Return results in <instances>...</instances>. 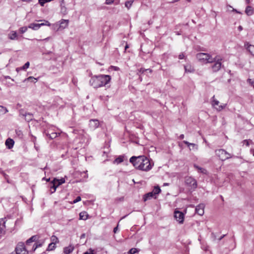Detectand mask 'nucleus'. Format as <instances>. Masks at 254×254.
Listing matches in <instances>:
<instances>
[{"label":"nucleus","instance_id":"1","mask_svg":"<svg viewBox=\"0 0 254 254\" xmlns=\"http://www.w3.org/2000/svg\"><path fill=\"white\" fill-rule=\"evenodd\" d=\"M129 162L135 169L145 172L150 171L154 166L153 161L144 155L132 156Z\"/></svg>","mask_w":254,"mask_h":254},{"label":"nucleus","instance_id":"2","mask_svg":"<svg viewBox=\"0 0 254 254\" xmlns=\"http://www.w3.org/2000/svg\"><path fill=\"white\" fill-rule=\"evenodd\" d=\"M111 80V77L109 75L100 74L93 76L89 81L90 85L95 88L103 86L108 87V84Z\"/></svg>","mask_w":254,"mask_h":254},{"label":"nucleus","instance_id":"3","mask_svg":"<svg viewBox=\"0 0 254 254\" xmlns=\"http://www.w3.org/2000/svg\"><path fill=\"white\" fill-rule=\"evenodd\" d=\"M0 221L4 230L6 229L10 232H12L14 230V227L16 225L17 220L15 221L11 218H4L0 219Z\"/></svg>","mask_w":254,"mask_h":254},{"label":"nucleus","instance_id":"4","mask_svg":"<svg viewBox=\"0 0 254 254\" xmlns=\"http://www.w3.org/2000/svg\"><path fill=\"white\" fill-rule=\"evenodd\" d=\"M196 57L199 62L205 64L213 63V58L208 53H199L196 54Z\"/></svg>","mask_w":254,"mask_h":254},{"label":"nucleus","instance_id":"5","mask_svg":"<svg viewBox=\"0 0 254 254\" xmlns=\"http://www.w3.org/2000/svg\"><path fill=\"white\" fill-rule=\"evenodd\" d=\"M222 60V58L219 55H217L214 58H213V63H214L212 65L211 68L213 72H217L221 69Z\"/></svg>","mask_w":254,"mask_h":254},{"label":"nucleus","instance_id":"6","mask_svg":"<svg viewBox=\"0 0 254 254\" xmlns=\"http://www.w3.org/2000/svg\"><path fill=\"white\" fill-rule=\"evenodd\" d=\"M216 155L222 161H225L232 157V155L223 149L215 150Z\"/></svg>","mask_w":254,"mask_h":254},{"label":"nucleus","instance_id":"7","mask_svg":"<svg viewBox=\"0 0 254 254\" xmlns=\"http://www.w3.org/2000/svg\"><path fill=\"white\" fill-rule=\"evenodd\" d=\"M185 183L186 185L190 188V190H194L197 188V182L195 179L191 177H187Z\"/></svg>","mask_w":254,"mask_h":254},{"label":"nucleus","instance_id":"8","mask_svg":"<svg viewBox=\"0 0 254 254\" xmlns=\"http://www.w3.org/2000/svg\"><path fill=\"white\" fill-rule=\"evenodd\" d=\"M15 251L16 254H28V250L25 247L24 244L22 242L19 243L15 249Z\"/></svg>","mask_w":254,"mask_h":254},{"label":"nucleus","instance_id":"9","mask_svg":"<svg viewBox=\"0 0 254 254\" xmlns=\"http://www.w3.org/2000/svg\"><path fill=\"white\" fill-rule=\"evenodd\" d=\"M44 133L51 139L55 138L58 136V133L55 131L54 127L50 126L47 129L44 130Z\"/></svg>","mask_w":254,"mask_h":254},{"label":"nucleus","instance_id":"10","mask_svg":"<svg viewBox=\"0 0 254 254\" xmlns=\"http://www.w3.org/2000/svg\"><path fill=\"white\" fill-rule=\"evenodd\" d=\"M219 102L215 98L214 95L211 98V105L217 111H221L224 109L226 106V104H223L220 106H218Z\"/></svg>","mask_w":254,"mask_h":254},{"label":"nucleus","instance_id":"11","mask_svg":"<svg viewBox=\"0 0 254 254\" xmlns=\"http://www.w3.org/2000/svg\"><path fill=\"white\" fill-rule=\"evenodd\" d=\"M44 22L41 23H32L29 25L28 28L34 30H38L41 26L44 25L50 26V23L47 20H44Z\"/></svg>","mask_w":254,"mask_h":254},{"label":"nucleus","instance_id":"12","mask_svg":"<svg viewBox=\"0 0 254 254\" xmlns=\"http://www.w3.org/2000/svg\"><path fill=\"white\" fill-rule=\"evenodd\" d=\"M184 216V214L182 212L178 210H175L174 212V217L180 224L183 223Z\"/></svg>","mask_w":254,"mask_h":254},{"label":"nucleus","instance_id":"13","mask_svg":"<svg viewBox=\"0 0 254 254\" xmlns=\"http://www.w3.org/2000/svg\"><path fill=\"white\" fill-rule=\"evenodd\" d=\"M19 115L20 116L24 117L25 120L27 122L33 120V115L32 113L24 112L23 110H21Z\"/></svg>","mask_w":254,"mask_h":254},{"label":"nucleus","instance_id":"14","mask_svg":"<svg viewBox=\"0 0 254 254\" xmlns=\"http://www.w3.org/2000/svg\"><path fill=\"white\" fill-rule=\"evenodd\" d=\"M204 204L203 203H200L197 205L195 207V213L198 214L200 216H202L204 214Z\"/></svg>","mask_w":254,"mask_h":254},{"label":"nucleus","instance_id":"15","mask_svg":"<svg viewBox=\"0 0 254 254\" xmlns=\"http://www.w3.org/2000/svg\"><path fill=\"white\" fill-rule=\"evenodd\" d=\"M89 127L92 129H95L99 126V122L96 119H92L89 121Z\"/></svg>","mask_w":254,"mask_h":254},{"label":"nucleus","instance_id":"16","mask_svg":"<svg viewBox=\"0 0 254 254\" xmlns=\"http://www.w3.org/2000/svg\"><path fill=\"white\" fill-rule=\"evenodd\" d=\"M45 240H37L32 246L31 251L32 252H35V251L39 247H42L44 244Z\"/></svg>","mask_w":254,"mask_h":254},{"label":"nucleus","instance_id":"17","mask_svg":"<svg viewBox=\"0 0 254 254\" xmlns=\"http://www.w3.org/2000/svg\"><path fill=\"white\" fill-rule=\"evenodd\" d=\"M39 239V236L37 235H34L28 239L26 242V244L27 247V249H29V247L30 246V244L32 242H36Z\"/></svg>","mask_w":254,"mask_h":254},{"label":"nucleus","instance_id":"18","mask_svg":"<svg viewBox=\"0 0 254 254\" xmlns=\"http://www.w3.org/2000/svg\"><path fill=\"white\" fill-rule=\"evenodd\" d=\"M244 46L250 53L254 56V45H250L248 42H246L245 43Z\"/></svg>","mask_w":254,"mask_h":254},{"label":"nucleus","instance_id":"19","mask_svg":"<svg viewBox=\"0 0 254 254\" xmlns=\"http://www.w3.org/2000/svg\"><path fill=\"white\" fill-rule=\"evenodd\" d=\"M14 144V140L10 138H7L5 142V144L6 147L9 149H11L13 147Z\"/></svg>","mask_w":254,"mask_h":254},{"label":"nucleus","instance_id":"20","mask_svg":"<svg viewBox=\"0 0 254 254\" xmlns=\"http://www.w3.org/2000/svg\"><path fill=\"white\" fill-rule=\"evenodd\" d=\"M65 182L64 178H61V179H57L55 178L52 181V183H55L57 185V186L59 187L60 185L64 184Z\"/></svg>","mask_w":254,"mask_h":254},{"label":"nucleus","instance_id":"21","mask_svg":"<svg viewBox=\"0 0 254 254\" xmlns=\"http://www.w3.org/2000/svg\"><path fill=\"white\" fill-rule=\"evenodd\" d=\"M68 20L62 19L60 21V27L63 29H64L68 26Z\"/></svg>","mask_w":254,"mask_h":254},{"label":"nucleus","instance_id":"22","mask_svg":"<svg viewBox=\"0 0 254 254\" xmlns=\"http://www.w3.org/2000/svg\"><path fill=\"white\" fill-rule=\"evenodd\" d=\"M254 9L251 6H247L245 9V13L248 16H251L253 14Z\"/></svg>","mask_w":254,"mask_h":254},{"label":"nucleus","instance_id":"23","mask_svg":"<svg viewBox=\"0 0 254 254\" xmlns=\"http://www.w3.org/2000/svg\"><path fill=\"white\" fill-rule=\"evenodd\" d=\"M154 197L156 198L155 195L153 194V193L151 192H149L146 194H145L143 197V200L144 201L150 199L151 198Z\"/></svg>","mask_w":254,"mask_h":254},{"label":"nucleus","instance_id":"24","mask_svg":"<svg viewBox=\"0 0 254 254\" xmlns=\"http://www.w3.org/2000/svg\"><path fill=\"white\" fill-rule=\"evenodd\" d=\"M185 70L186 72H193L194 70L193 66H192L190 64H187L184 66Z\"/></svg>","mask_w":254,"mask_h":254},{"label":"nucleus","instance_id":"25","mask_svg":"<svg viewBox=\"0 0 254 254\" xmlns=\"http://www.w3.org/2000/svg\"><path fill=\"white\" fill-rule=\"evenodd\" d=\"M74 247L71 246L65 247L64 249V254H69L73 252Z\"/></svg>","mask_w":254,"mask_h":254},{"label":"nucleus","instance_id":"26","mask_svg":"<svg viewBox=\"0 0 254 254\" xmlns=\"http://www.w3.org/2000/svg\"><path fill=\"white\" fill-rule=\"evenodd\" d=\"M88 215L85 211L81 212L79 213V219L80 220H85L88 219Z\"/></svg>","mask_w":254,"mask_h":254},{"label":"nucleus","instance_id":"27","mask_svg":"<svg viewBox=\"0 0 254 254\" xmlns=\"http://www.w3.org/2000/svg\"><path fill=\"white\" fill-rule=\"evenodd\" d=\"M194 167L198 170V171L201 173L203 174H206L207 173V171L204 168H201L196 164H194Z\"/></svg>","mask_w":254,"mask_h":254},{"label":"nucleus","instance_id":"28","mask_svg":"<svg viewBox=\"0 0 254 254\" xmlns=\"http://www.w3.org/2000/svg\"><path fill=\"white\" fill-rule=\"evenodd\" d=\"M29 65H30L29 62H27L22 66L20 67H17L16 70L17 71H19L20 70H25L29 67Z\"/></svg>","mask_w":254,"mask_h":254},{"label":"nucleus","instance_id":"29","mask_svg":"<svg viewBox=\"0 0 254 254\" xmlns=\"http://www.w3.org/2000/svg\"><path fill=\"white\" fill-rule=\"evenodd\" d=\"M124 161V156H119L114 161V163L119 164Z\"/></svg>","mask_w":254,"mask_h":254},{"label":"nucleus","instance_id":"30","mask_svg":"<svg viewBox=\"0 0 254 254\" xmlns=\"http://www.w3.org/2000/svg\"><path fill=\"white\" fill-rule=\"evenodd\" d=\"M56 248V244L54 243H51L49 244L48 248H47V251H51L55 250Z\"/></svg>","mask_w":254,"mask_h":254},{"label":"nucleus","instance_id":"31","mask_svg":"<svg viewBox=\"0 0 254 254\" xmlns=\"http://www.w3.org/2000/svg\"><path fill=\"white\" fill-rule=\"evenodd\" d=\"M17 37V33L15 31H12L9 35L8 38L11 40H14Z\"/></svg>","mask_w":254,"mask_h":254},{"label":"nucleus","instance_id":"32","mask_svg":"<svg viewBox=\"0 0 254 254\" xmlns=\"http://www.w3.org/2000/svg\"><path fill=\"white\" fill-rule=\"evenodd\" d=\"M8 112V110L6 108L3 106H0V114L4 115Z\"/></svg>","mask_w":254,"mask_h":254},{"label":"nucleus","instance_id":"33","mask_svg":"<svg viewBox=\"0 0 254 254\" xmlns=\"http://www.w3.org/2000/svg\"><path fill=\"white\" fill-rule=\"evenodd\" d=\"M161 191V189L159 186L155 187L153 191H152L153 194L155 195L159 194Z\"/></svg>","mask_w":254,"mask_h":254},{"label":"nucleus","instance_id":"34","mask_svg":"<svg viewBox=\"0 0 254 254\" xmlns=\"http://www.w3.org/2000/svg\"><path fill=\"white\" fill-rule=\"evenodd\" d=\"M26 81H29L31 82L35 83L37 81V79L34 78L33 76H30V77L26 78L25 79H24L23 82H25Z\"/></svg>","mask_w":254,"mask_h":254},{"label":"nucleus","instance_id":"35","mask_svg":"<svg viewBox=\"0 0 254 254\" xmlns=\"http://www.w3.org/2000/svg\"><path fill=\"white\" fill-rule=\"evenodd\" d=\"M51 242H52L51 243H54V244H56L57 243H58L59 242L58 237H56L55 235H53L51 237Z\"/></svg>","mask_w":254,"mask_h":254},{"label":"nucleus","instance_id":"36","mask_svg":"<svg viewBox=\"0 0 254 254\" xmlns=\"http://www.w3.org/2000/svg\"><path fill=\"white\" fill-rule=\"evenodd\" d=\"M0 173L1 175H2V176H3L4 179L6 181V182L8 183H10L9 176L8 175H7L6 173H5L3 171H1Z\"/></svg>","mask_w":254,"mask_h":254},{"label":"nucleus","instance_id":"37","mask_svg":"<svg viewBox=\"0 0 254 254\" xmlns=\"http://www.w3.org/2000/svg\"><path fill=\"white\" fill-rule=\"evenodd\" d=\"M57 187H58L55 183H52V186L50 187L52 193L56 191Z\"/></svg>","mask_w":254,"mask_h":254},{"label":"nucleus","instance_id":"38","mask_svg":"<svg viewBox=\"0 0 254 254\" xmlns=\"http://www.w3.org/2000/svg\"><path fill=\"white\" fill-rule=\"evenodd\" d=\"M139 252V250L136 248H131L128 252L129 254H134Z\"/></svg>","mask_w":254,"mask_h":254},{"label":"nucleus","instance_id":"39","mask_svg":"<svg viewBox=\"0 0 254 254\" xmlns=\"http://www.w3.org/2000/svg\"><path fill=\"white\" fill-rule=\"evenodd\" d=\"M15 133L19 137L22 138L23 137V133L21 130L16 129Z\"/></svg>","mask_w":254,"mask_h":254},{"label":"nucleus","instance_id":"40","mask_svg":"<svg viewBox=\"0 0 254 254\" xmlns=\"http://www.w3.org/2000/svg\"><path fill=\"white\" fill-rule=\"evenodd\" d=\"M183 142H184L185 144L187 145L188 147H190V145H193V147H196V149H197V146L195 144H194V143H190V142H189L188 141H186V140H184V141H183Z\"/></svg>","mask_w":254,"mask_h":254},{"label":"nucleus","instance_id":"41","mask_svg":"<svg viewBox=\"0 0 254 254\" xmlns=\"http://www.w3.org/2000/svg\"><path fill=\"white\" fill-rule=\"evenodd\" d=\"M28 28V27H26V26H24V27H21L19 29L20 33L21 34L25 33L27 30Z\"/></svg>","mask_w":254,"mask_h":254},{"label":"nucleus","instance_id":"42","mask_svg":"<svg viewBox=\"0 0 254 254\" xmlns=\"http://www.w3.org/2000/svg\"><path fill=\"white\" fill-rule=\"evenodd\" d=\"M147 70H149V72H152V70L150 69V68H148V69H145L144 68H140L139 70H138V72L139 73H144L145 71H147Z\"/></svg>","mask_w":254,"mask_h":254},{"label":"nucleus","instance_id":"43","mask_svg":"<svg viewBox=\"0 0 254 254\" xmlns=\"http://www.w3.org/2000/svg\"><path fill=\"white\" fill-rule=\"evenodd\" d=\"M81 200V197L78 196H77L72 202L71 204L76 203Z\"/></svg>","mask_w":254,"mask_h":254},{"label":"nucleus","instance_id":"44","mask_svg":"<svg viewBox=\"0 0 254 254\" xmlns=\"http://www.w3.org/2000/svg\"><path fill=\"white\" fill-rule=\"evenodd\" d=\"M94 252V251L90 248L88 250V251L85 252L84 254H95Z\"/></svg>","mask_w":254,"mask_h":254},{"label":"nucleus","instance_id":"45","mask_svg":"<svg viewBox=\"0 0 254 254\" xmlns=\"http://www.w3.org/2000/svg\"><path fill=\"white\" fill-rule=\"evenodd\" d=\"M51 39V37H48L47 38H46L44 39H34V40H36V41H48V40H49L50 39Z\"/></svg>","mask_w":254,"mask_h":254},{"label":"nucleus","instance_id":"46","mask_svg":"<svg viewBox=\"0 0 254 254\" xmlns=\"http://www.w3.org/2000/svg\"><path fill=\"white\" fill-rule=\"evenodd\" d=\"M247 82L252 86H254V81L251 78H249L247 79Z\"/></svg>","mask_w":254,"mask_h":254},{"label":"nucleus","instance_id":"47","mask_svg":"<svg viewBox=\"0 0 254 254\" xmlns=\"http://www.w3.org/2000/svg\"><path fill=\"white\" fill-rule=\"evenodd\" d=\"M132 4V2L130 1H127L125 3V5L126 7L129 8L130 6H131Z\"/></svg>","mask_w":254,"mask_h":254},{"label":"nucleus","instance_id":"48","mask_svg":"<svg viewBox=\"0 0 254 254\" xmlns=\"http://www.w3.org/2000/svg\"><path fill=\"white\" fill-rule=\"evenodd\" d=\"M114 1V0H106L105 4H111L113 3Z\"/></svg>","mask_w":254,"mask_h":254},{"label":"nucleus","instance_id":"49","mask_svg":"<svg viewBox=\"0 0 254 254\" xmlns=\"http://www.w3.org/2000/svg\"><path fill=\"white\" fill-rule=\"evenodd\" d=\"M243 144L246 145L247 146H249V141L248 140L245 139L243 141Z\"/></svg>","mask_w":254,"mask_h":254},{"label":"nucleus","instance_id":"50","mask_svg":"<svg viewBox=\"0 0 254 254\" xmlns=\"http://www.w3.org/2000/svg\"><path fill=\"white\" fill-rule=\"evenodd\" d=\"M185 57V54L183 53H181L179 55V59L180 60L184 59Z\"/></svg>","mask_w":254,"mask_h":254},{"label":"nucleus","instance_id":"51","mask_svg":"<svg viewBox=\"0 0 254 254\" xmlns=\"http://www.w3.org/2000/svg\"><path fill=\"white\" fill-rule=\"evenodd\" d=\"M232 11L235 12L237 13L242 14V13L240 11H238V10L234 8H233Z\"/></svg>","mask_w":254,"mask_h":254},{"label":"nucleus","instance_id":"52","mask_svg":"<svg viewBox=\"0 0 254 254\" xmlns=\"http://www.w3.org/2000/svg\"><path fill=\"white\" fill-rule=\"evenodd\" d=\"M118 230V225H117V226H116V227H115L114 228L113 232L114 233H116Z\"/></svg>","mask_w":254,"mask_h":254},{"label":"nucleus","instance_id":"53","mask_svg":"<svg viewBox=\"0 0 254 254\" xmlns=\"http://www.w3.org/2000/svg\"><path fill=\"white\" fill-rule=\"evenodd\" d=\"M151 116L153 118H156L158 117V115L155 114L154 113L151 114Z\"/></svg>","mask_w":254,"mask_h":254},{"label":"nucleus","instance_id":"54","mask_svg":"<svg viewBox=\"0 0 254 254\" xmlns=\"http://www.w3.org/2000/svg\"><path fill=\"white\" fill-rule=\"evenodd\" d=\"M85 234H84H84H82L80 236V238L81 239H82L84 238H85Z\"/></svg>","mask_w":254,"mask_h":254},{"label":"nucleus","instance_id":"55","mask_svg":"<svg viewBox=\"0 0 254 254\" xmlns=\"http://www.w3.org/2000/svg\"><path fill=\"white\" fill-rule=\"evenodd\" d=\"M226 236V235H223L222 236H221L219 239H218V240L220 241H221L225 236Z\"/></svg>","mask_w":254,"mask_h":254},{"label":"nucleus","instance_id":"56","mask_svg":"<svg viewBox=\"0 0 254 254\" xmlns=\"http://www.w3.org/2000/svg\"><path fill=\"white\" fill-rule=\"evenodd\" d=\"M184 138V134H181L179 136V138L180 139H183Z\"/></svg>","mask_w":254,"mask_h":254},{"label":"nucleus","instance_id":"57","mask_svg":"<svg viewBox=\"0 0 254 254\" xmlns=\"http://www.w3.org/2000/svg\"><path fill=\"white\" fill-rule=\"evenodd\" d=\"M175 33L177 35H180L182 34V33L180 31L175 32Z\"/></svg>","mask_w":254,"mask_h":254},{"label":"nucleus","instance_id":"58","mask_svg":"<svg viewBox=\"0 0 254 254\" xmlns=\"http://www.w3.org/2000/svg\"><path fill=\"white\" fill-rule=\"evenodd\" d=\"M83 174H84V177L85 178H87L88 177V176H87V175H86V173L85 172H84Z\"/></svg>","mask_w":254,"mask_h":254},{"label":"nucleus","instance_id":"59","mask_svg":"<svg viewBox=\"0 0 254 254\" xmlns=\"http://www.w3.org/2000/svg\"><path fill=\"white\" fill-rule=\"evenodd\" d=\"M169 185V183H165L163 184V186H168Z\"/></svg>","mask_w":254,"mask_h":254},{"label":"nucleus","instance_id":"60","mask_svg":"<svg viewBox=\"0 0 254 254\" xmlns=\"http://www.w3.org/2000/svg\"><path fill=\"white\" fill-rule=\"evenodd\" d=\"M247 4H249L250 3V0H245Z\"/></svg>","mask_w":254,"mask_h":254},{"label":"nucleus","instance_id":"61","mask_svg":"<svg viewBox=\"0 0 254 254\" xmlns=\"http://www.w3.org/2000/svg\"><path fill=\"white\" fill-rule=\"evenodd\" d=\"M43 180H46V181H47V182H49L50 181V178L46 179L45 178H43Z\"/></svg>","mask_w":254,"mask_h":254},{"label":"nucleus","instance_id":"62","mask_svg":"<svg viewBox=\"0 0 254 254\" xmlns=\"http://www.w3.org/2000/svg\"><path fill=\"white\" fill-rule=\"evenodd\" d=\"M128 47H128V45H127V44H126V46H125V50H126L127 48H128Z\"/></svg>","mask_w":254,"mask_h":254},{"label":"nucleus","instance_id":"63","mask_svg":"<svg viewBox=\"0 0 254 254\" xmlns=\"http://www.w3.org/2000/svg\"><path fill=\"white\" fill-rule=\"evenodd\" d=\"M238 29L240 30H242L243 28L241 26H239V27H238Z\"/></svg>","mask_w":254,"mask_h":254},{"label":"nucleus","instance_id":"64","mask_svg":"<svg viewBox=\"0 0 254 254\" xmlns=\"http://www.w3.org/2000/svg\"><path fill=\"white\" fill-rule=\"evenodd\" d=\"M32 137L33 138V141H34L35 140H36V137L34 136H32Z\"/></svg>","mask_w":254,"mask_h":254}]
</instances>
